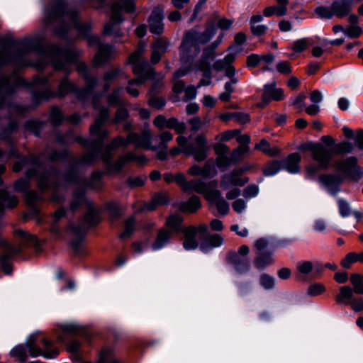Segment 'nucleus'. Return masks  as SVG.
<instances>
[{
  "label": "nucleus",
  "mask_w": 363,
  "mask_h": 363,
  "mask_svg": "<svg viewBox=\"0 0 363 363\" xmlns=\"http://www.w3.org/2000/svg\"><path fill=\"white\" fill-rule=\"evenodd\" d=\"M28 353L32 357L42 355L52 359L58 355L59 350L53 347L52 341L40 338V332L38 331L28 335L25 343L14 347L10 351V356L21 363H25L28 359Z\"/></svg>",
  "instance_id": "1"
},
{
  "label": "nucleus",
  "mask_w": 363,
  "mask_h": 363,
  "mask_svg": "<svg viewBox=\"0 0 363 363\" xmlns=\"http://www.w3.org/2000/svg\"><path fill=\"white\" fill-rule=\"evenodd\" d=\"M145 49V45L141 43L138 48L130 57V61L133 64V70L138 74V77L136 79L129 81L126 91L129 94L135 97L139 95V91L135 86H141L147 79L151 78L154 74L153 69L149 67L146 69L147 63L141 62V57Z\"/></svg>",
  "instance_id": "2"
},
{
  "label": "nucleus",
  "mask_w": 363,
  "mask_h": 363,
  "mask_svg": "<svg viewBox=\"0 0 363 363\" xmlns=\"http://www.w3.org/2000/svg\"><path fill=\"white\" fill-rule=\"evenodd\" d=\"M215 34V30L211 28L202 34H197L194 31L189 32L184 40L181 46V59L184 63L188 62L191 59L196 56L199 52L198 43H207Z\"/></svg>",
  "instance_id": "3"
},
{
  "label": "nucleus",
  "mask_w": 363,
  "mask_h": 363,
  "mask_svg": "<svg viewBox=\"0 0 363 363\" xmlns=\"http://www.w3.org/2000/svg\"><path fill=\"white\" fill-rule=\"evenodd\" d=\"M151 140L152 132L147 125L140 135L133 133L129 134L125 140L120 137L115 138L110 144L109 148L114 149L121 145L125 146L129 143H135L138 147L152 150L153 145H152Z\"/></svg>",
  "instance_id": "4"
},
{
  "label": "nucleus",
  "mask_w": 363,
  "mask_h": 363,
  "mask_svg": "<svg viewBox=\"0 0 363 363\" xmlns=\"http://www.w3.org/2000/svg\"><path fill=\"white\" fill-rule=\"evenodd\" d=\"M122 7H123V9L128 12H131L134 9V5L131 0H121L120 4H113L111 9V20L113 23H108L105 26L104 30L105 34H113L116 36L122 35V33H121L116 28V23L122 21L121 16V11Z\"/></svg>",
  "instance_id": "5"
},
{
  "label": "nucleus",
  "mask_w": 363,
  "mask_h": 363,
  "mask_svg": "<svg viewBox=\"0 0 363 363\" xmlns=\"http://www.w3.org/2000/svg\"><path fill=\"white\" fill-rule=\"evenodd\" d=\"M334 166L337 171L347 177L357 178L359 176L360 171L357 166V160L354 157L337 160L335 162Z\"/></svg>",
  "instance_id": "6"
},
{
  "label": "nucleus",
  "mask_w": 363,
  "mask_h": 363,
  "mask_svg": "<svg viewBox=\"0 0 363 363\" xmlns=\"http://www.w3.org/2000/svg\"><path fill=\"white\" fill-rule=\"evenodd\" d=\"M195 142L196 144V147L189 145L184 148V151L187 154L192 155L195 161H203L207 157V152L208 151L207 140L203 135H199L195 138Z\"/></svg>",
  "instance_id": "7"
},
{
  "label": "nucleus",
  "mask_w": 363,
  "mask_h": 363,
  "mask_svg": "<svg viewBox=\"0 0 363 363\" xmlns=\"http://www.w3.org/2000/svg\"><path fill=\"white\" fill-rule=\"evenodd\" d=\"M242 172L234 170L224 174L220 180V187L223 190H228L232 186H242L248 182L246 177H240Z\"/></svg>",
  "instance_id": "8"
},
{
  "label": "nucleus",
  "mask_w": 363,
  "mask_h": 363,
  "mask_svg": "<svg viewBox=\"0 0 363 363\" xmlns=\"http://www.w3.org/2000/svg\"><path fill=\"white\" fill-rule=\"evenodd\" d=\"M217 185L218 182L216 180L206 183L201 179H192L188 182L184 191L201 194L206 199V195L211 193L213 189L217 187Z\"/></svg>",
  "instance_id": "9"
},
{
  "label": "nucleus",
  "mask_w": 363,
  "mask_h": 363,
  "mask_svg": "<svg viewBox=\"0 0 363 363\" xmlns=\"http://www.w3.org/2000/svg\"><path fill=\"white\" fill-rule=\"evenodd\" d=\"M173 135L172 134L167 130H164L161 132L157 138H155V140L157 141V145H155L152 147V150L157 152V158L160 160H166L167 158V143L172 140Z\"/></svg>",
  "instance_id": "10"
},
{
  "label": "nucleus",
  "mask_w": 363,
  "mask_h": 363,
  "mask_svg": "<svg viewBox=\"0 0 363 363\" xmlns=\"http://www.w3.org/2000/svg\"><path fill=\"white\" fill-rule=\"evenodd\" d=\"M353 145L348 141H343L334 145L333 150L326 155V160H321L320 149L319 148V168H325L330 165L331 159L334 154H347L352 152Z\"/></svg>",
  "instance_id": "11"
},
{
  "label": "nucleus",
  "mask_w": 363,
  "mask_h": 363,
  "mask_svg": "<svg viewBox=\"0 0 363 363\" xmlns=\"http://www.w3.org/2000/svg\"><path fill=\"white\" fill-rule=\"evenodd\" d=\"M206 199L211 203L216 206L218 211L222 215H226L229 211V204L223 197L221 192L216 188L211 193L206 195Z\"/></svg>",
  "instance_id": "12"
},
{
  "label": "nucleus",
  "mask_w": 363,
  "mask_h": 363,
  "mask_svg": "<svg viewBox=\"0 0 363 363\" xmlns=\"http://www.w3.org/2000/svg\"><path fill=\"white\" fill-rule=\"evenodd\" d=\"M284 98V91L281 89L276 87V83L272 82L264 85L262 95V101L258 106L264 107L271 100L280 101Z\"/></svg>",
  "instance_id": "13"
},
{
  "label": "nucleus",
  "mask_w": 363,
  "mask_h": 363,
  "mask_svg": "<svg viewBox=\"0 0 363 363\" xmlns=\"http://www.w3.org/2000/svg\"><path fill=\"white\" fill-rule=\"evenodd\" d=\"M306 98V96L305 95L299 94L294 100L292 103L293 106L300 110L305 108V111L308 114L315 115L317 113L316 103L318 102V93L315 91L312 93L310 100L313 104L311 106H307V104L304 103Z\"/></svg>",
  "instance_id": "14"
},
{
  "label": "nucleus",
  "mask_w": 363,
  "mask_h": 363,
  "mask_svg": "<svg viewBox=\"0 0 363 363\" xmlns=\"http://www.w3.org/2000/svg\"><path fill=\"white\" fill-rule=\"evenodd\" d=\"M164 10L161 7L155 8L149 18V27L151 33L161 34L164 30L162 23Z\"/></svg>",
  "instance_id": "15"
},
{
  "label": "nucleus",
  "mask_w": 363,
  "mask_h": 363,
  "mask_svg": "<svg viewBox=\"0 0 363 363\" xmlns=\"http://www.w3.org/2000/svg\"><path fill=\"white\" fill-rule=\"evenodd\" d=\"M108 116V110L102 108L99 111V116L96 119L93 125L90 128V131L92 135H98L99 138L107 135L108 133L102 130L101 126Z\"/></svg>",
  "instance_id": "16"
},
{
  "label": "nucleus",
  "mask_w": 363,
  "mask_h": 363,
  "mask_svg": "<svg viewBox=\"0 0 363 363\" xmlns=\"http://www.w3.org/2000/svg\"><path fill=\"white\" fill-rule=\"evenodd\" d=\"M352 6V0H336L332 6V10L336 16L343 18L350 13Z\"/></svg>",
  "instance_id": "17"
},
{
  "label": "nucleus",
  "mask_w": 363,
  "mask_h": 363,
  "mask_svg": "<svg viewBox=\"0 0 363 363\" xmlns=\"http://www.w3.org/2000/svg\"><path fill=\"white\" fill-rule=\"evenodd\" d=\"M90 43H96L98 46V54L96 57V63L97 64H100L105 61L113 52L111 46L108 45L101 44L97 37L91 38Z\"/></svg>",
  "instance_id": "18"
},
{
  "label": "nucleus",
  "mask_w": 363,
  "mask_h": 363,
  "mask_svg": "<svg viewBox=\"0 0 363 363\" xmlns=\"http://www.w3.org/2000/svg\"><path fill=\"white\" fill-rule=\"evenodd\" d=\"M168 47V43L163 38L156 40L152 45L151 61L152 63H157L160 61L161 56L166 52Z\"/></svg>",
  "instance_id": "19"
},
{
  "label": "nucleus",
  "mask_w": 363,
  "mask_h": 363,
  "mask_svg": "<svg viewBox=\"0 0 363 363\" xmlns=\"http://www.w3.org/2000/svg\"><path fill=\"white\" fill-rule=\"evenodd\" d=\"M229 260L235 269L240 273H243L249 269L250 263L248 259L246 257L240 256L236 252L229 255Z\"/></svg>",
  "instance_id": "20"
},
{
  "label": "nucleus",
  "mask_w": 363,
  "mask_h": 363,
  "mask_svg": "<svg viewBox=\"0 0 363 363\" xmlns=\"http://www.w3.org/2000/svg\"><path fill=\"white\" fill-rule=\"evenodd\" d=\"M301 156L298 153H292L281 162L282 168L286 169L290 173H296L299 171V162Z\"/></svg>",
  "instance_id": "21"
},
{
  "label": "nucleus",
  "mask_w": 363,
  "mask_h": 363,
  "mask_svg": "<svg viewBox=\"0 0 363 363\" xmlns=\"http://www.w3.org/2000/svg\"><path fill=\"white\" fill-rule=\"evenodd\" d=\"M201 206L200 199L196 196H191L188 201L179 205V209L186 213H194Z\"/></svg>",
  "instance_id": "22"
},
{
  "label": "nucleus",
  "mask_w": 363,
  "mask_h": 363,
  "mask_svg": "<svg viewBox=\"0 0 363 363\" xmlns=\"http://www.w3.org/2000/svg\"><path fill=\"white\" fill-rule=\"evenodd\" d=\"M185 240L183 243L184 248L187 250L196 249L198 247V242L195 238L196 235V230L194 227H190L185 230Z\"/></svg>",
  "instance_id": "23"
},
{
  "label": "nucleus",
  "mask_w": 363,
  "mask_h": 363,
  "mask_svg": "<svg viewBox=\"0 0 363 363\" xmlns=\"http://www.w3.org/2000/svg\"><path fill=\"white\" fill-rule=\"evenodd\" d=\"M320 182L329 191L336 192L340 183V178L335 175L326 174L319 176Z\"/></svg>",
  "instance_id": "24"
},
{
  "label": "nucleus",
  "mask_w": 363,
  "mask_h": 363,
  "mask_svg": "<svg viewBox=\"0 0 363 363\" xmlns=\"http://www.w3.org/2000/svg\"><path fill=\"white\" fill-rule=\"evenodd\" d=\"M223 35H220L218 37L216 42H214L212 45L209 48H207L204 50L202 60L199 65H203L209 67L210 60L214 59L216 57V53L214 49L222 41Z\"/></svg>",
  "instance_id": "25"
},
{
  "label": "nucleus",
  "mask_w": 363,
  "mask_h": 363,
  "mask_svg": "<svg viewBox=\"0 0 363 363\" xmlns=\"http://www.w3.org/2000/svg\"><path fill=\"white\" fill-rule=\"evenodd\" d=\"M313 44V41L308 38H302L293 42L292 50L296 53H301L306 50Z\"/></svg>",
  "instance_id": "26"
},
{
  "label": "nucleus",
  "mask_w": 363,
  "mask_h": 363,
  "mask_svg": "<svg viewBox=\"0 0 363 363\" xmlns=\"http://www.w3.org/2000/svg\"><path fill=\"white\" fill-rule=\"evenodd\" d=\"M353 296V291L350 286H342L339 294L336 296V301L338 303L347 305Z\"/></svg>",
  "instance_id": "27"
},
{
  "label": "nucleus",
  "mask_w": 363,
  "mask_h": 363,
  "mask_svg": "<svg viewBox=\"0 0 363 363\" xmlns=\"http://www.w3.org/2000/svg\"><path fill=\"white\" fill-rule=\"evenodd\" d=\"M255 149L269 156H277L280 153V150L277 147H271L266 140H262L257 143L255 145Z\"/></svg>",
  "instance_id": "28"
},
{
  "label": "nucleus",
  "mask_w": 363,
  "mask_h": 363,
  "mask_svg": "<svg viewBox=\"0 0 363 363\" xmlns=\"http://www.w3.org/2000/svg\"><path fill=\"white\" fill-rule=\"evenodd\" d=\"M235 55L230 53L227 55L223 60H218L213 65V68L218 71H222L227 69L228 67H232L230 65L235 60Z\"/></svg>",
  "instance_id": "29"
},
{
  "label": "nucleus",
  "mask_w": 363,
  "mask_h": 363,
  "mask_svg": "<svg viewBox=\"0 0 363 363\" xmlns=\"http://www.w3.org/2000/svg\"><path fill=\"white\" fill-rule=\"evenodd\" d=\"M321 139L323 143L325 144V147H323L319 144V147L320 149L321 160L325 162L326 160L327 154L331 152L330 148L333 150L335 144L333 138L329 135H324Z\"/></svg>",
  "instance_id": "30"
},
{
  "label": "nucleus",
  "mask_w": 363,
  "mask_h": 363,
  "mask_svg": "<svg viewBox=\"0 0 363 363\" xmlns=\"http://www.w3.org/2000/svg\"><path fill=\"white\" fill-rule=\"evenodd\" d=\"M211 120L208 116L201 118L199 117H194L189 121V123L191 125V130L196 132L201 130L204 126L209 124Z\"/></svg>",
  "instance_id": "31"
},
{
  "label": "nucleus",
  "mask_w": 363,
  "mask_h": 363,
  "mask_svg": "<svg viewBox=\"0 0 363 363\" xmlns=\"http://www.w3.org/2000/svg\"><path fill=\"white\" fill-rule=\"evenodd\" d=\"M17 203L18 201L15 196H9L5 191H0V211L5 206L12 208Z\"/></svg>",
  "instance_id": "32"
},
{
  "label": "nucleus",
  "mask_w": 363,
  "mask_h": 363,
  "mask_svg": "<svg viewBox=\"0 0 363 363\" xmlns=\"http://www.w3.org/2000/svg\"><path fill=\"white\" fill-rule=\"evenodd\" d=\"M171 233L169 231L161 230L157 237L155 242L152 245L154 250L162 248L169 241Z\"/></svg>",
  "instance_id": "33"
},
{
  "label": "nucleus",
  "mask_w": 363,
  "mask_h": 363,
  "mask_svg": "<svg viewBox=\"0 0 363 363\" xmlns=\"http://www.w3.org/2000/svg\"><path fill=\"white\" fill-rule=\"evenodd\" d=\"M128 161H136L138 163H144L146 161V158L144 155L135 156L132 153H128L126 155L121 157L118 162L116 164V169H120L123 164Z\"/></svg>",
  "instance_id": "34"
},
{
  "label": "nucleus",
  "mask_w": 363,
  "mask_h": 363,
  "mask_svg": "<svg viewBox=\"0 0 363 363\" xmlns=\"http://www.w3.org/2000/svg\"><path fill=\"white\" fill-rule=\"evenodd\" d=\"M250 152L248 145H239L230 154V160L233 162L241 160L243 156Z\"/></svg>",
  "instance_id": "35"
},
{
  "label": "nucleus",
  "mask_w": 363,
  "mask_h": 363,
  "mask_svg": "<svg viewBox=\"0 0 363 363\" xmlns=\"http://www.w3.org/2000/svg\"><path fill=\"white\" fill-rule=\"evenodd\" d=\"M350 281L354 291L357 294H363V277L358 274H353L350 277Z\"/></svg>",
  "instance_id": "36"
},
{
  "label": "nucleus",
  "mask_w": 363,
  "mask_h": 363,
  "mask_svg": "<svg viewBox=\"0 0 363 363\" xmlns=\"http://www.w3.org/2000/svg\"><path fill=\"white\" fill-rule=\"evenodd\" d=\"M202 167L204 178H212L217 174L215 162L213 160H207Z\"/></svg>",
  "instance_id": "37"
},
{
  "label": "nucleus",
  "mask_w": 363,
  "mask_h": 363,
  "mask_svg": "<svg viewBox=\"0 0 363 363\" xmlns=\"http://www.w3.org/2000/svg\"><path fill=\"white\" fill-rule=\"evenodd\" d=\"M235 69L233 67H228L226 69V76L230 77V81L227 82L225 85L226 92L231 94L233 91V84H236L238 80L235 77Z\"/></svg>",
  "instance_id": "38"
},
{
  "label": "nucleus",
  "mask_w": 363,
  "mask_h": 363,
  "mask_svg": "<svg viewBox=\"0 0 363 363\" xmlns=\"http://www.w3.org/2000/svg\"><path fill=\"white\" fill-rule=\"evenodd\" d=\"M167 128L174 129L177 133L181 134L185 131L186 125L175 118H170L167 120Z\"/></svg>",
  "instance_id": "39"
},
{
  "label": "nucleus",
  "mask_w": 363,
  "mask_h": 363,
  "mask_svg": "<svg viewBox=\"0 0 363 363\" xmlns=\"http://www.w3.org/2000/svg\"><path fill=\"white\" fill-rule=\"evenodd\" d=\"M299 150L308 153L311 155L314 160L317 159L318 157V146L315 143L308 142L305 144H303L299 147Z\"/></svg>",
  "instance_id": "40"
},
{
  "label": "nucleus",
  "mask_w": 363,
  "mask_h": 363,
  "mask_svg": "<svg viewBox=\"0 0 363 363\" xmlns=\"http://www.w3.org/2000/svg\"><path fill=\"white\" fill-rule=\"evenodd\" d=\"M273 262L271 255L261 254L257 258L256 267L259 269H263L272 264Z\"/></svg>",
  "instance_id": "41"
},
{
  "label": "nucleus",
  "mask_w": 363,
  "mask_h": 363,
  "mask_svg": "<svg viewBox=\"0 0 363 363\" xmlns=\"http://www.w3.org/2000/svg\"><path fill=\"white\" fill-rule=\"evenodd\" d=\"M135 220L133 217H130L125 220L124 224V230L121 234V238L124 239L129 237L134 231L135 228Z\"/></svg>",
  "instance_id": "42"
},
{
  "label": "nucleus",
  "mask_w": 363,
  "mask_h": 363,
  "mask_svg": "<svg viewBox=\"0 0 363 363\" xmlns=\"http://www.w3.org/2000/svg\"><path fill=\"white\" fill-rule=\"evenodd\" d=\"M182 221V218L179 215H171L166 221L167 225L173 231L179 230V227Z\"/></svg>",
  "instance_id": "43"
},
{
  "label": "nucleus",
  "mask_w": 363,
  "mask_h": 363,
  "mask_svg": "<svg viewBox=\"0 0 363 363\" xmlns=\"http://www.w3.org/2000/svg\"><path fill=\"white\" fill-rule=\"evenodd\" d=\"M260 285L267 290H269L274 288L275 285L274 279L267 274H263L260 276L259 279Z\"/></svg>",
  "instance_id": "44"
},
{
  "label": "nucleus",
  "mask_w": 363,
  "mask_h": 363,
  "mask_svg": "<svg viewBox=\"0 0 363 363\" xmlns=\"http://www.w3.org/2000/svg\"><path fill=\"white\" fill-rule=\"evenodd\" d=\"M337 205L339 208V212L341 216L342 217H347L350 216L352 214V211L350 206L349 203L342 199H339L337 200Z\"/></svg>",
  "instance_id": "45"
},
{
  "label": "nucleus",
  "mask_w": 363,
  "mask_h": 363,
  "mask_svg": "<svg viewBox=\"0 0 363 363\" xmlns=\"http://www.w3.org/2000/svg\"><path fill=\"white\" fill-rule=\"evenodd\" d=\"M313 267V264L310 261L300 262L296 264L297 271L299 273L305 275L310 274L312 272Z\"/></svg>",
  "instance_id": "46"
},
{
  "label": "nucleus",
  "mask_w": 363,
  "mask_h": 363,
  "mask_svg": "<svg viewBox=\"0 0 363 363\" xmlns=\"http://www.w3.org/2000/svg\"><path fill=\"white\" fill-rule=\"evenodd\" d=\"M282 168L281 162L274 161L269 164L264 169V173L266 176H272L277 173L280 169Z\"/></svg>",
  "instance_id": "47"
},
{
  "label": "nucleus",
  "mask_w": 363,
  "mask_h": 363,
  "mask_svg": "<svg viewBox=\"0 0 363 363\" xmlns=\"http://www.w3.org/2000/svg\"><path fill=\"white\" fill-rule=\"evenodd\" d=\"M199 69L203 72V76L206 79H201L198 85V86H203V85H208L211 83V69L210 67L207 65H199Z\"/></svg>",
  "instance_id": "48"
},
{
  "label": "nucleus",
  "mask_w": 363,
  "mask_h": 363,
  "mask_svg": "<svg viewBox=\"0 0 363 363\" xmlns=\"http://www.w3.org/2000/svg\"><path fill=\"white\" fill-rule=\"evenodd\" d=\"M362 33V29L359 26H350L345 28V34L350 38H358Z\"/></svg>",
  "instance_id": "49"
},
{
  "label": "nucleus",
  "mask_w": 363,
  "mask_h": 363,
  "mask_svg": "<svg viewBox=\"0 0 363 363\" xmlns=\"http://www.w3.org/2000/svg\"><path fill=\"white\" fill-rule=\"evenodd\" d=\"M259 189L256 185H249L243 190V196L246 199H250L258 194Z\"/></svg>",
  "instance_id": "50"
},
{
  "label": "nucleus",
  "mask_w": 363,
  "mask_h": 363,
  "mask_svg": "<svg viewBox=\"0 0 363 363\" xmlns=\"http://www.w3.org/2000/svg\"><path fill=\"white\" fill-rule=\"evenodd\" d=\"M357 262L356 253L350 252L341 262V264L344 268L348 269L351 265Z\"/></svg>",
  "instance_id": "51"
},
{
  "label": "nucleus",
  "mask_w": 363,
  "mask_h": 363,
  "mask_svg": "<svg viewBox=\"0 0 363 363\" xmlns=\"http://www.w3.org/2000/svg\"><path fill=\"white\" fill-rule=\"evenodd\" d=\"M232 207L238 213H242L245 210L247 203L244 199H238L232 203Z\"/></svg>",
  "instance_id": "52"
},
{
  "label": "nucleus",
  "mask_w": 363,
  "mask_h": 363,
  "mask_svg": "<svg viewBox=\"0 0 363 363\" xmlns=\"http://www.w3.org/2000/svg\"><path fill=\"white\" fill-rule=\"evenodd\" d=\"M233 162L230 160V157H228L225 155L218 156L216 160V165L219 168H226L230 166Z\"/></svg>",
  "instance_id": "53"
},
{
  "label": "nucleus",
  "mask_w": 363,
  "mask_h": 363,
  "mask_svg": "<svg viewBox=\"0 0 363 363\" xmlns=\"http://www.w3.org/2000/svg\"><path fill=\"white\" fill-rule=\"evenodd\" d=\"M174 182L181 187V189L184 191L188 182L186 179L185 175L183 173L179 172L175 174Z\"/></svg>",
  "instance_id": "54"
},
{
  "label": "nucleus",
  "mask_w": 363,
  "mask_h": 363,
  "mask_svg": "<svg viewBox=\"0 0 363 363\" xmlns=\"http://www.w3.org/2000/svg\"><path fill=\"white\" fill-rule=\"evenodd\" d=\"M167 120L164 116L159 115L154 119L153 124L159 129L167 128Z\"/></svg>",
  "instance_id": "55"
},
{
  "label": "nucleus",
  "mask_w": 363,
  "mask_h": 363,
  "mask_svg": "<svg viewBox=\"0 0 363 363\" xmlns=\"http://www.w3.org/2000/svg\"><path fill=\"white\" fill-rule=\"evenodd\" d=\"M112 353L109 350H103L99 353L96 363H109L112 358Z\"/></svg>",
  "instance_id": "56"
},
{
  "label": "nucleus",
  "mask_w": 363,
  "mask_h": 363,
  "mask_svg": "<svg viewBox=\"0 0 363 363\" xmlns=\"http://www.w3.org/2000/svg\"><path fill=\"white\" fill-rule=\"evenodd\" d=\"M352 309L354 312H360L363 311V298H354L350 302Z\"/></svg>",
  "instance_id": "57"
},
{
  "label": "nucleus",
  "mask_w": 363,
  "mask_h": 363,
  "mask_svg": "<svg viewBox=\"0 0 363 363\" xmlns=\"http://www.w3.org/2000/svg\"><path fill=\"white\" fill-rule=\"evenodd\" d=\"M85 220L89 225H92L97 222L96 211L95 209L89 208L85 216Z\"/></svg>",
  "instance_id": "58"
},
{
  "label": "nucleus",
  "mask_w": 363,
  "mask_h": 363,
  "mask_svg": "<svg viewBox=\"0 0 363 363\" xmlns=\"http://www.w3.org/2000/svg\"><path fill=\"white\" fill-rule=\"evenodd\" d=\"M128 116V113L127 110L120 108L118 109L117 113L116 114V117L113 119V122L114 123H118L125 119H126Z\"/></svg>",
  "instance_id": "59"
},
{
  "label": "nucleus",
  "mask_w": 363,
  "mask_h": 363,
  "mask_svg": "<svg viewBox=\"0 0 363 363\" xmlns=\"http://www.w3.org/2000/svg\"><path fill=\"white\" fill-rule=\"evenodd\" d=\"M188 174L192 177L201 176L203 177V167L197 164L192 165L187 172Z\"/></svg>",
  "instance_id": "60"
},
{
  "label": "nucleus",
  "mask_w": 363,
  "mask_h": 363,
  "mask_svg": "<svg viewBox=\"0 0 363 363\" xmlns=\"http://www.w3.org/2000/svg\"><path fill=\"white\" fill-rule=\"evenodd\" d=\"M149 104L157 109L162 108L165 104V100L161 97L152 98L149 101Z\"/></svg>",
  "instance_id": "61"
},
{
  "label": "nucleus",
  "mask_w": 363,
  "mask_h": 363,
  "mask_svg": "<svg viewBox=\"0 0 363 363\" xmlns=\"http://www.w3.org/2000/svg\"><path fill=\"white\" fill-rule=\"evenodd\" d=\"M234 120L237 122L245 124L250 121L249 115L242 112H235Z\"/></svg>",
  "instance_id": "62"
},
{
  "label": "nucleus",
  "mask_w": 363,
  "mask_h": 363,
  "mask_svg": "<svg viewBox=\"0 0 363 363\" xmlns=\"http://www.w3.org/2000/svg\"><path fill=\"white\" fill-rule=\"evenodd\" d=\"M238 134V129H235V130H228V131H225V132H223L220 134V140L222 141H228L230 140V139L233 138H235L236 135Z\"/></svg>",
  "instance_id": "63"
},
{
  "label": "nucleus",
  "mask_w": 363,
  "mask_h": 363,
  "mask_svg": "<svg viewBox=\"0 0 363 363\" xmlns=\"http://www.w3.org/2000/svg\"><path fill=\"white\" fill-rule=\"evenodd\" d=\"M277 70L281 74H289L291 72V67L288 62H281L277 65Z\"/></svg>",
  "instance_id": "64"
}]
</instances>
